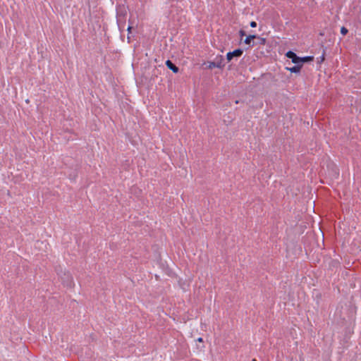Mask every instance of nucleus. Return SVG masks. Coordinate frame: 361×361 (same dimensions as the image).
<instances>
[{"instance_id":"obj_4","label":"nucleus","mask_w":361,"mask_h":361,"mask_svg":"<svg viewBox=\"0 0 361 361\" xmlns=\"http://www.w3.org/2000/svg\"><path fill=\"white\" fill-rule=\"evenodd\" d=\"M166 65L173 73H176L178 72V68L176 65H174L170 60H167L166 61Z\"/></svg>"},{"instance_id":"obj_7","label":"nucleus","mask_w":361,"mask_h":361,"mask_svg":"<svg viewBox=\"0 0 361 361\" xmlns=\"http://www.w3.org/2000/svg\"><path fill=\"white\" fill-rule=\"evenodd\" d=\"M312 59H313L312 56H305V57H303V58H300V64L302 65V63L312 61Z\"/></svg>"},{"instance_id":"obj_6","label":"nucleus","mask_w":361,"mask_h":361,"mask_svg":"<svg viewBox=\"0 0 361 361\" xmlns=\"http://www.w3.org/2000/svg\"><path fill=\"white\" fill-rule=\"evenodd\" d=\"M257 37L255 35H248L244 40V43L246 44H250L252 41Z\"/></svg>"},{"instance_id":"obj_2","label":"nucleus","mask_w":361,"mask_h":361,"mask_svg":"<svg viewBox=\"0 0 361 361\" xmlns=\"http://www.w3.org/2000/svg\"><path fill=\"white\" fill-rule=\"evenodd\" d=\"M286 56L292 60V62L295 64L300 63V57L298 56L293 51H288Z\"/></svg>"},{"instance_id":"obj_14","label":"nucleus","mask_w":361,"mask_h":361,"mask_svg":"<svg viewBox=\"0 0 361 361\" xmlns=\"http://www.w3.org/2000/svg\"><path fill=\"white\" fill-rule=\"evenodd\" d=\"M197 341H198V342H200V343H201V342H203V339H202V338L200 337V338H198L197 339Z\"/></svg>"},{"instance_id":"obj_5","label":"nucleus","mask_w":361,"mask_h":361,"mask_svg":"<svg viewBox=\"0 0 361 361\" xmlns=\"http://www.w3.org/2000/svg\"><path fill=\"white\" fill-rule=\"evenodd\" d=\"M301 67L302 64H295V66H294L292 68H288V70H289L291 73H298L300 72Z\"/></svg>"},{"instance_id":"obj_3","label":"nucleus","mask_w":361,"mask_h":361,"mask_svg":"<svg viewBox=\"0 0 361 361\" xmlns=\"http://www.w3.org/2000/svg\"><path fill=\"white\" fill-rule=\"evenodd\" d=\"M224 61V59L223 56L220 55V56H217L215 59V61H214L216 64H217L218 66L219 65V66H216V68H224L225 66Z\"/></svg>"},{"instance_id":"obj_10","label":"nucleus","mask_w":361,"mask_h":361,"mask_svg":"<svg viewBox=\"0 0 361 361\" xmlns=\"http://www.w3.org/2000/svg\"><path fill=\"white\" fill-rule=\"evenodd\" d=\"M250 25V26L252 27H257V23L255 21H251Z\"/></svg>"},{"instance_id":"obj_15","label":"nucleus","mask_w":361,"mask_h":361,"mask_svg":"<svg viewBox=\"0 0 361 361\" xmlns=\"http://www.w3.org/2000/svg\"><path fill=\"white\" fill-rule=\"evenodd\" d=\"M131 28H132V27H131V26H128V32H130Z\"/></svg>"},{"instance_id":"obj_12","label":"nucleus","mask_w":361,"mask_h":361,"mask_svg":"<svg viewBox=\"0 0 361 361\" xmlns=\"http://www.w3.org/2000/svg\"><path fill=\"white\" fill-rule=\"evenodd\" d=\"M239 34H240V35L241 37H243V36L245 35V31H243V30H240L239 31Z\"/></svg>"},{"instance_id":"obj_16","label":"nucleus","mask_w":361,"mask_h":361,"mask_svg":"<svg viewBox=\"0 0 361 361\" xmlns=\"http://www.w3.org/2000/svg\"><path fill=\"white\" fill-rule=\"evenodd\" d=\"M252 361H257V360L256 359H253Z\"/></svg>"},{"instance_id":"obj_8","label":"nucleus","mask_w":361,"mask_h":361,"mask_svg":"<svg viewBox=\"0 0 361 361\" xmlns=\"http://www.w3.org/2000/svg\"><path fill=\"white\" fill-rule=\"evenodd\" d=\"M216 66H219L217 64L214 63V61H210L208 63L207 68L209 69H212L214 68H216Z\"/></svg>"},{"instance_id":"obj_13","label":"nucleus","mask_w":361,"mask_h":361,"mask_svg":"<svg viewBox=\"0 0 361 361\" xmlns=\"http://www.w3.org/2000/svg\"><path fill=\"white\" fill-rule=\"evenodd\" d=\"M44 242H42H42H37V243H36L35 246H36V247H39V245H44Z\"/></svg>"},{"instance_id":"obj_1","label":"nucleus","mask_w":361,"mask_h":361,"mask_svg":"<svg viewBox=\"0 0 361 361\" xmlns=\"http://www.w3.org/2000/svg\"><path fill=\"white\" fill-rule=\"evenodd\" d=\"M243 53V51L241 49H235L233 51L228 52L226 54V59L228 61H231L233 57H239Z\"/></svg>"},{"instance_id":"obj_9","label":"nucleus","mask_w":361,"mask_h":361,"mask_svg":"<svg viewBox=\"0 0 361 361\" xmlns=\"http://www.w3.org/2000/svg\"><path fill=\"white\" fill-rule=\"evenodd\" d=\"M348 29L345 28V27H342L341 28V33L343 35H345L347 33H348Z\"/></svg>"},{"instance_id":"obj_11","label":"nucleus","mask_w":361,"mask_h":361,"mask_svg":"<svg viewBox=\"0 0 361 361\" xmlns=\"http://www.w3.org/2000/svg\"><path fill=\"white\" fill-rule=\"evenodd\" d=\"M259 39H260V44H263V45L265 44V43H266V39L265 38L260 37Z\"/></svg>"}]
</instances>
